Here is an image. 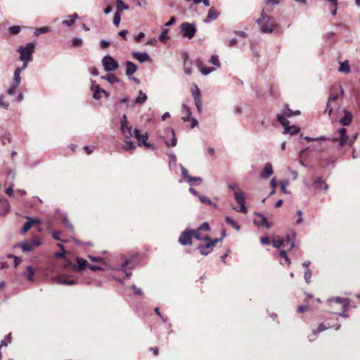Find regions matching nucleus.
<instances>
[{
  "label": "nucleus",
  "instance_id": "53",
  "mask_svg": "<svg viewBox=\"0 0 360 360\" xmlns=\"http://www.w3.org/2000/svg\"><path fill=\"white\" fill-rule=\"evenodd\" d=\"M264 4L266 6H276L279 4L280 1L279 0H264Z\"/></svg>",
  "mask_w": 360,
  "mask_h": 360
},
{
  "label": "nucleus",
  "instance_id": "19",
  "mask_svg": "<svg viewBox=\"0 0 360 360\" xmlns=\"http://www.w3.org/2000/svg\"><path fill=\"white\" fill-rule=\"evenodd\" d=\"M340 134V146L347 145L349 136L347 135V130L345 128H341L338 130Z\"/></svg>",
  "mask_w": 360,
  "mask_h": 360
},
{
  "label": "nucleus",
  "instance_id": "64",
  "mask_svg": "<svg viewBox=\"0 0 360 360\" xmlns=\"http://www.w3.org/2000/svg\"><path fill=\"white\" fill-rule=\"evenodd\" d=\"M200 231L204 230V231H208L210 229V226L208 223L204 222L199 228Z\"/></svg>",
  "mask_w": 360,
  "mask_h": 360
},
{
  "label": "nucleus",
  "instance_id": "59",
  "mask_svg": "<svg viewBox=\"0 0 360 360\" xmlns=\"http://www.w3.org/2000/svg\"><path fill=\"white\" fill-rule=\"evenodd\" d=\"M21 61L22 62V66L16 68V70H20V72H22L24 70H25L27 68L28 64L30 62L28 60H21Z\"/></svg>",
  "mask_w": 360,
  "mask_h": 360
},
{
  "label": "nucleus",
  "instance_id": "43",
  "mask_svg": "<svg viewBox=\"0 0 360 360\" xmlns=\"http://www.w3.org/2000/svg\"><path fill=\"white\" fill-rule=\"evenodd\" d=\"M48 32H49V28L46 27H43L36 29L34 32V34L35 36H38L41 34L46 33Z\"/></svg>",
  "mask_w": 360,
  "mask_h": 360
},
{
  "label": "nucleus",
  "instance_id": "51",
  "mask_svg": "<svg viewBox=\"0 0 360 360\" xmlns=\"http://www.w3.org/2000/svg\"><path fill=\"white\" fill-rule=\"evenodd\" d=\"M4 96L1 95L0 96V108L8 109L9 105L8 103H6L4 101Z\"/></svg>",
  "mask_w": 360,
  "mask_h": 360
},
{
  "label": "nucleus",
  "instance_id": "47",
  "mask_svg": "<svg viewBox=\"0 0 360 360\" xmlns=\"http://www.w3.org/2000/svg\"><path fill=\"white\" fill-rule=\"evenodd\" d=\"M255 214L257 215L258 217H259L260 219H262L263 220V226H264L266 227L267 229H269L271 227L270 223H269L266 221V219L265 218V217L263 214L258 213V212H256Z\"/></svg>",
  "mask_w": 360,
  "mask_h": 360
},
{
  "label": "nucleus",
  "instance_id": "29",
  "mask_svg": "<svg viewBox=\"0 0 360 360\" xmlns=\"http://www.w3.org/2000/svg\"><path fill=\"white\" fill-rule=\"evenodd\" d=\"M199 200L202 203L209 205L210 206H212L213 207H217L216 203H214L210 198L207 197L200 195H198Z\"/></svg>",
  "mask_w": 360,
  "mask_h": 360
},
{
  "label": "nucleus",
  "instance_id": "7",
  "mask_svg": "<svg viewBox=\"0 0 360 360\" xmlns=\"http://www.w3.org/2000/svg\"><path fill=\"white\" fill-rule=\"evenodd\" d=\"M102 65L107 72H112L119 68L118 63L110 55H106L102 58Z\"/></svg>",
  "mask_w": 360,
  "mask_h": 360
},
{
  "label": "nucleus",
  "instance_id": "17",
  "mask_svg": "<svg viewBox=\"0 0 360 360\" xmlns=\"http://www.w3.org/2000/svg\"><path fill=\"white\" fill-rule=\"evenodd\" d=\"M343 112L344 117L340 120V123L343 126H348L351 124L352 121L353 115L347 110H344Z\"/></svg>",
  "mask_w": 360,
  "mask_h": 360
},
{
  "label": "nucleus",
  "instance_id": "62",
  "mask_svg": "<svg viewBox=\"0 0 360 360\" xmlns=\"http://www.w3.org/2000/svg\"><path fill=\"white\" fill-rule=\"evenodd\" d=\"M62 24L67 26V27H70L72 25H73L75 24V22H74V20H72L70 18V20H64L63 22H62Z\"/></svg>",
  "mask_w": 360,
  "mask_h": 360
},
{
  "label": "nucleus",
  "instance_id": "13",
  "mask_svg": "<svg viewBox=\"0 0 360 360\" xmlns=\"http://www.w3.org/2000/svg\"><path fill=\"white\" fill-rule=\"evenodd\" d=\"M54 280L59 284L68 285H74L77 284V281L70 278V276L68 275H60L54 278Z\"/></svg>",
  "mask_w": 360,
  "mask_h": 360
},
{
  "label": "nucleus",
  "instance_id": "63",
  "mask_svg": "<svg viewBox=\"0 0 360 360\" xmlns=\"http://www.w3.org/2000/svg\"><path fill=\"white\" fill-rule=\"evenodd\" d=\"M260 242L262 245H269L270 243V240L269 237H262L260 238Z\"/></svg>",
  "mask_w": 360,
  "mask_h": 360
},
{
  "label": "nucleus",
  "instance_id": "8",
  "mask_svg": "<svg viewBox=\"0 0 360 360\" xmlns=\"http://www.w3.org/2000/svg\"><path fill=\"white\" fill-rule=\"evenodd\" d=\"M132 127L128 124L127 117L123 115L120 122V131L125 139L132 137Z\"/></svg>",
  "mask_w": 360,
  "mask_h": 360
},
{
  "label": "nucleus",
  "instance_id": "20",
  "mask_svg": "<svg viewBox=\"0 0 360 360\" xmlns=\"http://www.w3.org/2000/svg\"><path fill=\"white\" fill-rule=\"evenodd\" d=\"M181 112L183 115V116L181 117L182 120L184 122H188V120H190L191 115V111L190 108L187 105L183 103L181 105Z\"/></svg>",
  "mask_w": 360,
  "mask_h": 360
},
{
  "label": "nucleus",
  "instance_id": "9",
  "mask_svg": "<svg viewBox=\"0 0 360 360\" xmlns=\"http://www.w3.org/2000/svg\"><path fill=\"white\" fill-rule=\"evenodd\" d=\"M221 240L222 238H215L213 240H210V242L207 243L205 245H199L198 250L200 251L202 255L206 256L212 251L213 247L215 246L217 243Z\"/></svg>",
  "mask_w": 360,
  "mask_h": 360
},
{
  "label": "nucleus",
  "instance_id": "56",
  "mask_svg": "<svg viewBox=\"0 0 360 360\" xmlns=\"http://www.w3.org/2000/svg\"><path fill=\"white\" fill-rule=\"evenodd\" d=\"M195 101V106H196L198 112L199 113H201L202 110V100H198V101Z\"/></svg>",
  "mask_w": 360,
  "mask_h": 360
},
{
  "label": "nucleus",
  "instance_id": "1",
  "mask_svg": "<svg viewBox=\"0 0 360 360\" xmlns=\"http://www.w3.org/2000/svg\"><path fill=\"white\" fill-rule=\"evenodd\" d=\"M264 20H265V22L262 25L261 30L264 33H271L278 27L274 19L268 15L264 9L262 11L260 18L256 20V22L260 25Z\"/></svg>",
  "mask_w": 360,
  "mask_h": 360
},
{
  "label": "nucleus",
  "instance_id": "48",
  "mask_svg": "<svg viewBox=\"0 0 360 360\" xmlns=\"http://www.w3.org/2000/svg\"><path fill=\"white\" fill-rule=\"evenodd\" d=\"M120 22V13L119 11H116L114 15L113 23L115 26L118 27Z\"/></svg>",
  "mask_w": 360,
  "mask_h": 360
},
{
  "label": "nucleus",
  "instance_id": "36",
  "mask_svg": "<svg viewBox=\"0 0 360 360\" xmlns=\"http://www.w3.org/2000/svg\"><path fill=\"white\" fill-rule=\"evenodd\" d=\"M285 115H278L277 120L284 127V128L289 124V121L285 118Z\"/></svg>",
  "mask_w": 360,
  "mask_h": 360
},
{
  "label": "nucleus",
  "instance_id": "33",
  "mask_svg": "<svg viewBox=\"0 0 360 360\" xmlns=\"http://www.w3.org/2000/svg\"><path fill=\"white\" fill-rule=\"evenodd\" d=\"M117 11H119V13L123 10H128L129 8V6L125 4L122 0H117Z\"/></svg>",
  "mask_w": 360,
  "mask_h": 360
},
{
  "label": "nucleus",
  "instance_id": "58",
  "mask_svg": "<svg viewBox=\"0 0 360 360\" xmlns=\"http://www.w3.org/2000/svg\"><path fill=\"white\" fill-rule=\"evenodd\" d=\"M82 44V39L78 37H75L72 39V45L74 46H81Z\"/></svg>",
  "mask_w": 360,
  "mask_h": 360
},
{
  "label": "nucleus",
  "instance_id": "38",
  "mask_svg": "<svg viewBox=\"0 0 360 360\" xmlns=\"http://www.w3.org/2000/svg\"><path fill=\"white\" fill-rule=\"evenodd\" d=\"M195 90H193L192 95L194 101L201 100L200 91L196 84L194 85Z\"/></svg>",
  "mask_w": 360,
  "mask_h": 360
},
{
  "label": "nucleus",
  "instance_id": "11",
  "mask_svg": "<svg viewBox=\"0 0 360 360\" xmlns=\"http://www.w3.org/2000/svg\"><path fill=\"white\" fill-rule=\"evenodd\" d=\"M25 218L27 219V221L24 224L22 228L21 233L22 234L27 233L32 226L39 225L41 223V221L38 218L34 219L30 217H26Z\"/></svg>",
  "mask_w": 360,
  "mask_h": 360
},
{
  "label": "nucleus",
  "instance_id": "23",
  "mask_svg": "<svg viewBox=\"0 0 360 360\" xmlns=\"http://www.w3.org/2000/svg\"><path fill=\"white\" fill-rule=\"evenodd\" d=\"M127 65V70H126V75L127 76H131L133 74H134L137 70V66L131 61H127L126 62Z\"/></svg>",
  "mask_w": 360,
  "mask_h": 360
},
{
  "label": "nucleus",
  "instance_id": "10",
  "mask_svg": "<svg viewBox=\"0 0 360 360\" xmlns=\"http://www.w3.org/2000/svg\"><path fill=\"white\" fill-rule=\"evenodd\" d=\"M91 90L93 92V98L96 100L101 99L103 94H104L105 97H108L110 96V94L105 90L101 89L99 85L92 84Z\"/></svg>",
  "mask_w": 360,
  "mask_h": 360
},
{
  "label": "nucleus",
  "instance_id": "25",
  "mask_svg": "<svg viewBox=\"0 0 360 360\" xmlns=\"http://www.w3.org/2000/svg\"><path fill=\"white\" fill-rule=\"evenodd\" d=\"M167 130H168V131H169L171 132L172 137V139H171V142H170V143H169V142H168V141H166V140H164L165 143V145H166L167 146H169H169H171V147H174V146H176V144H177V139H176V138L175 132H174V129H171V128H169Z\"/></svg>",
  "mask_w": 360,
  "mask_h": 360
},
{
  "label": "nucleus",
  "instance_id": "61",
  "mask_svg": "<svg viewBox=\"0 0 360 360\" xmlns=\"http://www.w3.org/2000/svg\"><path fill=\"white\" fill-rule=\"evenodd\" d=\"M131 289L136 295H142L143 292L141 288H137L135 285H131Z\"/></svg>",
  "mask_w": 360,
  "mask_h": 360
},
{
  "label": "nucleus",
  "instance_id": "34",
  "mask_svg": "<svg viewBox=\"0 0 360 360\" xmlns=\"http://www.w3.org/2000/svg\"><path fill=\"white\" fill-rule=\"evenodd\" d=\"M226 221L236 231L240 230V226L231 217H226L225 219Z\"/></svg>",
  "mask_w": 360,
  "mask_h": 360
},
{
  "label": "nucleus",
  "instance_id": "57",
  "mask_svg": "<svg viewBox=\"0 0 360 360\" xmlns=\"http://www.w3.org/2000/svg\"><path fill=\"white\" fill-rule=\"evenodd\" d=\"M281 184V191L283 193H288V191L286 190L285 187L288 184V182L287 181H281L280 183Z\"/></svg>",
  "mask_w": 360,
  "mask_h": 360
},
{
  "label": "nucleus",
  "instance_id": "28",
  "mask_svg": "<svg viewBox=\"0 0 360 360\" xmlns=\"http://www.w3.org/2000/svg\"><path fill=\"white\" fill-rule=\"evenodd\" d=\"M285 244V240L280 236H275L272 240L274 247L278 248Z\"/></svg>",
  "mask_w": 360,
  "mask_h": 360
},
{
  "label": "nucleus",
  "instance_id": "6",
  "mask_svg": "<svg viewBox=\"0 0 360 360\" xmlns=\"http://www.w3.org/2000/svg\"><path fill=\"white\" fill-rule=\"evenodd\" d=\"M180 32L183 37L191 39L197 32L195 24L188 22H183L180 26Z\"/></svg>",
  "mask_w": 360,
  "mask_h": 360
},
{
  "label": "nucleus",
  "instance_id": "24",
  "mask_svg": "<svg viewBox=\"0 0 360 360\" xmlns=\"http://www.w3.org/2000/svg\"><path fill=\"white\" fill-rule=\"evenodd\" d=\"M300 131V128L295 125H292V126H289V124L288 126H286L285 128H284V130H283V134H290L291 135H293V134H296L299 132Z\"/></svg>",
  "mask_w": 360,
  "mask_h": 360
},
{
  "label": "nucleus",
  "instance_id": "12",
  "mask_svg": "<svg viewBox=\"0 0 360 360\" xmlns=\"http://www.w3.org/2000/svg\"><path fill=\"white\" fill-rule=\"evenodd\" d=\"M192 233L191 229H186L184 231L181 233L179 238V242L180 244L183 245H191V239H192Z\"/></svg>",
  "mask_w": 360,
  "mask_h": 360
},
{
  "label": "nucleus",
  "instance_id": "16",
  "mask_svg": "<svg viewBox=\"0 0 360 360\" xmlns=\"http://www.w3.org/2000/svg\"><path fill=\"white\" fill-rule=\"evenodd\" d=\"M274 173L272 165L271 163L267 162L265 164L264 169L260 173V177L262 179H266Z\"/></svg>",
  "mask_w": 360,
  "mask_h": 360
},
{
  "label": "nucleus",
  "instance_id": "15",
  "mask_svg": "<svg viewBox=\"0 0 360 360\" xmlns=\"http://www.w3.org/2000/svg\"><path fill=\"white\" fill-rule=\"evenodd\" d=\"M131 55L134 58L138 60L140 63H143L146 61L150 60V58L146 52L133 51L131 53Z\"/></svg>",
  "mask_w": 360,
  "mask_h": 360
},
{
  "label": "nucleus",
  "instance_id": "54",
  "mask_svg": "<svg viewBox=\"0 0 360 360\" xmlns=\"http://www.w3.org/2000/svg\"><path fill=\"white\" fill-rule=\"evenodd\" d=\"M200 229H196V230H191V233H192V237H194L197 240H201V236H200Z\"/></svg>",
  "mask_w": 360,
  "mask_h": 360
},
{
  "label": "nucleus",
  "instance_id": "50",
  "mask_svg": "<svg viewBox=\"0 0 360 360\" xmlns=\"http://www.w3.org/2000/svg\"><path fill=\"white\" fill-rule=\"evenodd\" d=\"M184 71L188 75H191L192 74V68L191 63L188 65L187 63H184Z\"/></svg>",
  "mask_w": 360,
  "mask_h": 360
},
{
  "label": "nucleus",
  "instance_id": "22",
  "mask_svg": "<svg viewBox=\"0 0 360 360\" xmlns=\"http://www.w3.org/2000/svg\"><path fill=\"white\" fill-rule=\"evenodd\" d=\"M121 148L125 151L130 152L133 151L136 149V146L134 142L131 141H128L126 139L121 144Z\"/></svg>",
  "mask_w": 360,
  "mask_h": 360
},
{
  "label": "nucleus",
  "instance_id": "55",
  "mask_svg": "<svg viewBox=\"0 0 360 360\" xmlns=\"http://www.w3.org/2000/svg\"><path fill=\"white\" fill-rule=\"evenodd\" d=\"M63 224L67 227L69 229H70L71 231L73 230V226L72 225V224L69 221V220L67 219V217H64L63 219Z\"/></svg>",
  "mask_w": 360,
  "mask_h": 360
},
{
  "label": "nucleus",
  "instance_id": "49",
  "mask_svg": "<svg viewBox=\"0 0 360 360\" xmlns=\"http://www.w3.org/2000/svg\"><path fill=\"white\" fill-rule=\"evenodd\" d=\"M179 167L181 170L182 176L184 178H186L187 179V181L188 182V177H191V176L188 175V170L185 167H184V166L182 165H180Z\"/></svg>",
  "mask_w": 360,
  "mask_h": 360
},
{
  "label": "nucleus",
  "instance_id": "52",
  "mask_svg": "<svg viewBox=\"0 0 360 360\" xmlns=\"http://www.w3.org/2000/svg\"><path fill=\"white\" fill-rule=\"evenodd\" d=\"M18 85H16V84H13V86H11L8 90H7V94L10 96H13L15 94L16 92V89L18 87Z\"/></svg>",
  "mask_w": 360,
  "mask_h": 360
},
{
  "label": "nucleus",
  "instance_id": "32",
  "mask_svg": "<svg viewBox=\"0 0 360 360\" xmlns=\"http://www.w3.org/2000/svg\"><path fill=\"white\" fill-rule=\"evenodd\" d=\"M147 100V95L143 91L139 92V96L136 98L135 103L139 104L144 103Z\"/></svg>",
  "mask_w": 360,
  "mask_h": 360
},
{
  "label": "nucleus",
  "instance_id": "31",
  "mask_svg": "<svg viewBox=\"0 0 360 360\" xmlns=\"http://www.w3.org/2000/svg\"><path fill=\"white\" fill-rule=\"evenodd\" d=\"M198 67L200 69L201 74L203 75H207L215 70V68H205L202 67L200 64H198Z\"/></svg>",
  "mask_w": 360,
  "mask_h": 360
},
{
  "label": "nucleus",
  "instance_id": "35",
  "mask_svg": "<svg viewBox=\"0 0 360 360\" xmlns=\"http://www.w3.org/2000/svg\"><path fill=\"white\" fill-rule=\"evenodd\" d=\"M20 70H15L14 71V77H13V82L15 84L19 85L21 82V77H20Z\"/></svg>",
  "mask_w": 360,
  "mask_h": 360
},
{
  "label": "nucleus",
  "instance_id": "41",
  "mask_svg": "<svg viewBox=\"0 0 360 360\" xmlns=\"http://www.w3.org/2000/svg\"><path fill=\"white\" fill-rule=\"evenodd\" d=\"M128 264H129L128 260L124 261V263L122 264L121 267L119 269V270L125 272L127 278H130L131 276V273L130 271H127L125 269V268L128 265Z\"/></svg>",
  "mask_w": 360,
  "mask_h": 360
},
{
  "label": "nucleus",
  "instance_id": "46",
  "mask_svg": "<svg viewBox=\"0 0 360 360\" xmlns=\"http://www.w3.org/2000/svg\"><path fill=\"white\" fill-rule=\"evenodd\" d=\"M326 329V327L325 326V325L323 323H321L317 329L313 330L312 333L314 335H316L319 333L324 331Z\"/></svg>",
  "mask_w": 360,
  "mask_h": 360
},
{
  "label": "nucleus",
  "instance_id": "5",
  "mask_svg": "<svg viewBox=\"0 0 360 360\" xmlns=\"http://www.w3.org/2000/svg\"><path fill=\"white\" fill-rule=\"evenodd\" d=\"M134 133L136 139H137L139 146H144L148 150L155 149V146L147 141L148 139V135L147 132L141 134L139 129H135Z\"/></svg>",
  "mask_w": 360,
  "mask_h": 360
},
{
  "label": "nucleus",
  "instance_id": "2",
  "mask_svg": "<svg viewBox=\"0 0 360 360\" xmlns=\"http://www.w3.org/2000/svg\"><path fill=\"white\" fill-rule=\"evenodd\" d=\"M228 188L231 190L236 191L234 193L235 200L240 205V207H233V209L237 212L246 213L248 208L245 205V195L243 192L238 188V184L236 183L229 184Z\"/></svg>",
  "mask_w": 360,
  "mask_h": 360
},
{
  "label": "nucleus",
  "instance_id": "45",
  "mask_svg": "<svg viewBox=\"0 0 360 360\" xmlns=\"http://www.w3.org/2000/svg\"><path fill=\"white\" fill-rule=\"evenodd\" d=\"M311 271L309 269H307L304 271V278L307 283H309L311 282L310 279L311 277Z\"/></svg>",
  "mask_w": 360,
  "mask_h": 360
},
{
  "label": "nucleus",
  "instance_id": "26",
  "mask_svg": "<svg viewBox=\"0 0 360 360\" xmlns=\"http://www.w3.org/2000/svg\"><path fill=\"white\" fill-rule=\"evenodd\" d=\"M338 70H339V72H342V73H345V74L349 73L351 69L349 65L348 61L345 60L342 63H340Z\"/></svg>",
  "mask_w": 360,
  "mask_h": 360
},
{
  "label": "nucleus",
  "instance_id": "21",
  "mask_svg": "<svg viewBox=\"0 0 360 360\" xmlns=\"http://www.w3.org/2000/svg\"><path fill=\"white\" fill-rule=\"evenodd\" d=\"M330 303L340 304L343 309L347 308L348 305V300L346 298H342L339 297H331L328 300Z\"/></svg>",
  "mask_w": 360,
  "mask_h": 360
},
{
  "label": "nucleus",
  "instance_id": "27",
  "mask_svg": "<svg viewBox=\"0 0 360 360\" xmlns=\"http://www.w3.org/2000/svg\"><path fill=\"white\" fill-rule=\"evenodd\" d=\"M101 79L108 81L111 84L120 82V79L113 74H109L107 76H102Z\"/></svg>",
  "mask_w": 360,
  "mask_h": 360
},
{
  "label": "nucleus",
  "instance_id": "42",
  "mask_svg": "<svg viewBox=\"0 0 360 360\" xmlns=\"http://www.w3.org/2000/svg\"><path fill=\"white\" fill-rule=\"evenodd\" d=\"M21 30V28L18 25L11 26L8 28V31L11 34H18Z\"/></svg>",
  "mask_w": 360,
  "mask_h": 360
},
{
  "label": "nucleus",
  "instance_id": "39",
  "mask_svg": "<svg viewBox=\"0 0 360 360\" xmlns=\"http://www.w3.org/2000/svg\"><path fill=\"white\" fill-rule=\"evenodd\" d=\"M209 62L213 64L217 68H219L221 66L219 58L217 55H212L209 60Z\"/></svg>",
  "mask_w": 360,
  "mask_h": 360
},
{
  "label": "nucleus",
  "instance_id": "30",
  "mask_svg": "<svg viewBox=\"0 0 360 360\" xmlns=\"http://www.w3.org/2000/svg\"><path fill=\"white\" fill-rule=\"evenodd\" d=\"M76 260H77V262L78 264V266H77L78 271L84 270L85 269V267L87 266L86 260L79 258V257H77Z\"/></svg>",
  "mask_w": 360,
  "mask_h": 360
},
{
  "label": "nucleus",
  "instance_id": "44",
  "mask_svg": "<svg viewBox=\"0 0 360 360\" xmlns=\"http://www.w3.org/2000/svg\"><path fill=\"white\" fill-rule=\"evenodd\" d=\"M304 139L307 141H320V140H329L328 138L321 136L317 138H311L309 136H305L304 137Z\"/></svg>",
  "mask_w": 360,
  "mask_h": 360
},
{
  "label": "nucleus",
  "instance_id": "18",
  "mask_svg": "<svg viewBox=\"0 0 360 360\" xmlns=\"http://www.w3.org/2000/svg\"><path fill=\"white\" fill-rule=\"evenodd\" d=\"M39 245V243H34V242H25L23 243L16 244L15 247H20L23 252H30Z\"/></svg>",
  "mask_w": 360,
  "mask_h": 360
},
{
  "label": "nucleus",
  "instance_id": "60",
  "mask_svg": "<svg viewBox=\"0 0 360 360\" xmlns=\"http://www.w3.org/2000/svg\"><path fill=\"white\" fill-rule=\"evenodd\" d=\"M357 136L358 134H354L352 138L349 137L347 145L350 146H352L354 141L356 140Z\"/></svg>",
  "mask_w": 360,
  "mask_h": 360
},
{
  "label": "nucleus",
  "instance_id": "4",
  "mask_svg": "<svg viewBox=\"0 0 360 360\" xmlns=\"http://www.w3.org/2000/svg\"><path fill=\"white\" fill-rule=\"evenodd\" d=\"M339 91L340 92L341 95H343V89L342 88V86L340 84L333 85L330 89V95L325 110V113L327 112L329 116L331 115L333 112V108L330 105V102L338 99Z\"/></svg>",
  "mask_w": 360,
  "mask_h": 360
},
{
  "label": "nucleus",
  "instance_id": "14",
  "mask_svg": "<svg viewBox=\"0 0 360 360\" xmlns=\"http://www.w3.org/2000/svg\"><path fill=\"white\" fill-rule=\"evenodd\" d=\"M220 15V13L214 7H211L207 12V15L204 20L205 23H210L216 19Z\"/></svg>",
  "mask_w": 360,
  "mask_h": 360
},
{
  "label": "nucleus",
  "instance_id": "40",
  "mask_svg": "<svg viewBox=\"0 0 360 360\" xmlns=\"http://www.w3.org/2000/svg\"><path fill=\"white\" fill-rule=\"evenodd\" d=\"M27 269L28 271V274L27 275V278L29 281L32 282L34 281V270L30 266H28L27 267Z\"/></svg>",
  "mask_w": 360,
  "mask_h": 360
},
{
  "label": "nucleus",
  "instance_id": "3",
  "mask_svg": "<svg viewBox=\"0 0 360 360\" xmlns=\"http://www.w3.org/2000/svg\"><path fill=\"white\" fill-rule=\"evenodd\" d=\"M35 50V45L32 42L27 43L25 46H20L17 49V51L20 53V60L32 61Z\"/></svg>",
  "mask_w": 360,
  "mask_h": 360
},
{
  "label": "nucleus",
  "instance_id": "37",
  "mask_svg": "<svg viewBox=\"0 0 360 360\" xmlns=\"http://www.w3.org/2000/svg\"><path fill=\"white\" fill-rule=\"evenodd\" d=\"M167 32H168V30L165 29L162 30L161 34L159 35L158 39L163 43H166L167 41L169 39V36L167 35Z\"/></svg>",
  "mask_w": 360,
  "mask_h": 360
}]
</instances>
